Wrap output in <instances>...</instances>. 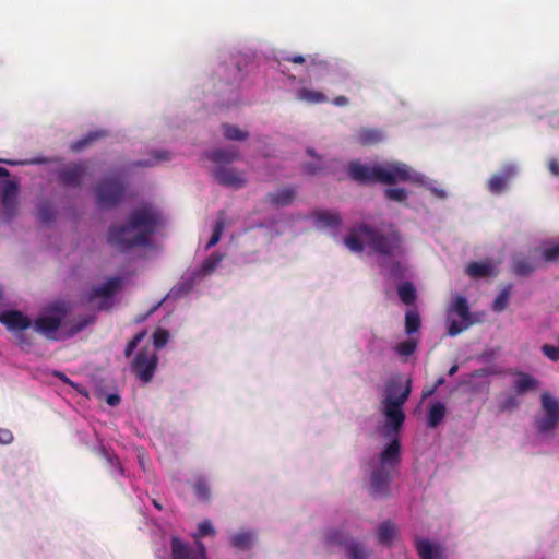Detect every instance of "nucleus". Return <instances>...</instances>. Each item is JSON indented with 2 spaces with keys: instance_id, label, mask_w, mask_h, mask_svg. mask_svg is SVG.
Wrapping results in <instances>:
<instances>
[{
  "instance_id": "obj_64",
  "label": "nucleus",
  "mask_w": 559,
  "mask_h": 559,
  "mask_svg": "<svg viewBox=\"0 0 559 559\" xmlns=\"http://www.w3.org/2000/svg\"><path fill=\"white\" fill-rule=\"evenodd\" d=\"M8 176H9L8 169L0 167V178L8 177Z\"/></svg>"
},
{
  "instance_id": "obj_32",
  "label": "nucleus",
  "mask_w": 559,
  "mask_h": 559,
  "mask_svg": "<svg viewBox=\"0 0 559 559\" xmlns=\"http://www.w3.org/2000/svg\"><path fill=\"white\" fill-rule=\"evenodd\" d=\"M214 534H215V530H214L211 521L205 520L198 525V532L193 535V537L195 539L197 549L195 550L192 549L188 544H185V545L192 551V554H198L199 552L198 543H202L200 540V538L203 536H206V535H214Z\"/></svg>"
},
{
  "instance_id": "obj_20",
  "label": "nucleus",
  "mask_w": 559,
  "mask_h": 559,
  "mask_svg": "<svg viewBox=\"0 0 559 559\" xmlns=\"http://www.w3.org/2000/svg\"><path fill=\"white\" fill-rule=\"evenodd\" d=\"M415 547L420 559H442V552L438 545H432L429 540L417 537Z\"/></svg>"
},
{
  "instance_id": "obj_49",
  "label": "nucleus",
  "mask_w": 559,
  "mask_h": 559,
  "mask_svg": "<svg viewBox=\"0 0 559 559\" xmlns=\"http://www.w3.org/2000/svg\"><path fill=\"white\" fill-rule=\"evenodd\" d=\"M16 342L23 350H29L34 345V337L26 333V330L16 332Z\"/></svg>"
},
{
  "instance_id": "obj_19",
  "label": "nucleus",
  "mask_w": 559,
  "mask_h": 559,
  "mask_svg": "<svg viewBox=\"0 0 559 559\" xmlns=\"http://www.w3.org/2000/svg\"><path fill=\"white\" fill-rule=\"evenodd\" d=\"M296 198V191L292 187H285L276 192L266 195V200L274 206H287L293 203Z\"/></svg>"
},
{
  "instance_id": "obj_29",
  "label": "nucleus",
  "mask_w": 559,
  "mask_h": 559,
  "mask_svg": "<svg viewBox=\"0 0 559 559\" xmlns=\"http://www.w3.org/2000/svg\"><path fill=\"white\" fill-rule=\"evenodd\" d=\"M397 295L405 305H413L417 298L415 286L411 282H404L397 286Z\"/></svg>"
},
{
  "instance_id": "obj_21",
  "label": "nucleus",
  "mask_w": 559,
  "mask_h": 559,
  "mask_svg": "<svg viewBox=\"0 0 559 559\" xmlns=\"http://www.w3.org/2000/svg\"><path fill=\"white\" fill-rule=\"evenodd\" d=\"M16 194L17 185L14 181H7L2 190V204L9 217L14 214Z\"/></svg>"
},
{
  "instance_id": "obj_55",
  "label": "nucleus",
  "mask_w": 559,
  "mask_h": 559,
  "mask_svg": "<svg viewBox=\"0 0 559 559\" xmlns=\"http://www.w3.org/2000/svg\"><path fill=\"white\" fill-rule=\"evenodd\" d=\"M321 168L322 167L319 164H313V163H307L304 165L305 173L309 174V175L318 174L321 170Z\"/></svg>"
},
{
  "instance_id": "obj_53",
  "label": "nucleus",
  "mask_w": 559,
  "mask_h": 559,
  "mask_svg": "<svg viewBox=\"0 0 559 559\" xmlns=\"http://www.w3.org/2000/svg\"><path fill=\"white\" fill-rule=\"evenodd\" d=\"M542 352L545 356H547L552 361L559 360V346H554L549 344H544L542 346Z\"/></svg>"
},
{
  "instance_id": "obj_25",
  "label": "nucleus",
  "mask_w": 559,
  "mask_h": 559,
  "mask_svg": "<svg viewBox=\"0 0 559 559\" xmlns=\"http://www.w3.org/2000/svg\"><path fill=\"white\" fill-rule=\"evenodd\" d=\"M316 224L319 227L337 228L341 223V216L335 212L319 211L313 214Z\"/></svg>"
},
{
  "instance_id": "obj_30",
  "label": "nucleus",
  "mask_w": 559,
  "mask_h": 559,
  "mask_svg": "<svg viewBox=\"0 0 559 559\" xmlns=\"http://www.w3.org/2000/svg\"><path fill=\"white\" fill-rule=\"evenodd\" d=\"M297 98L310 104H320L328 100V97L322 92L312 91L306 87H302L297 92Z\"/></svg>"
},
{
  "instance_id": "obj_14",
  "label": "nucleus",
  "mask_w": 559,
  "mask_h": 559,
  "mask_svg": "<svg viewBox=\"0 0 559 559\" xmlns=\"http://www.w3.org/2000/svg\"><path fill=\"white\" fill-rule=\"evenodd\" d=\"M380 467L384 469H392L400 464L401 461V443L397 438H394L380 453L379 456Z\"/></svg>"
},
{
  "instance_id": "obj_40",
  "label": "nucleus",
  "mask_w": 559,
  "mask_h": 559,
  "mask_svg": "<svg viewBox=\"0 0 559 559\" xmlns=\"http://www.w3.org/2000/svg\"><path fill=\"white\" fill-rule=\"evenodd\" d=\"M381 267L385 269L388 272V275L392 278L400 280L404 277V266L399 261H391V262H383L381 263Z\"/></svg>"
},
{
  "instance_id": "obj_22",
  "label": "nucleus",
  "mask_w": 559,
  "mask_h": 559,
  "mask_svg": "<svg viewBox=\"0 0 559 559\" xmlns=\"http://www.w3.org/2000/svg\"><path fill=\"white\" fill-rule=\"evenodd\" d=\"M382 138L381 131L369 128H361L355 134V141L364 146L378 144Z\"/></svg>"
},
{
  "instance_id": "obj_12",
  "label": "nucleus",
  "mask_w": 559,
  "mask_h": 559,
  "mask_svg": "<svg viewBox=\"0 0 559 559\" xmlns=\"http://www.w3.org/2000/svg\"><path fill=\"white\" fill-rule=\"evenodd\" d=\"M198 546L199 552L192 554L180 538L173 537L171 559H207L205 545L203 543H198Z\"/></svg>"
},
{
  "instance_id": "obj_27",
  "label": "nucleus",
  "mask_w": 559,
  "mask_h": 559,
  "mask_svg": "<svg viewBox=\"0 0 559 559\" xmlns=\"http://www.w3.org/2000/svg\"><path fill=\"white\" fill-rule=\"evenodd\" d=\"M450 310L457 314L462 321H474L469 310V305L464 296H456L451 305Z\"/></svg>"
},
{
  "instance_id": "obj_58",
  "label": "nucleus",
  "mask_w": 559,
  "mask_h": 559,
  "mask_svg": "<svg viewBox=\"0 0 559 559\" xmlns=\"http://www.w3.org/2000/svg\"><path fill=\"white\" fill-rule=\"evenodd\" d=\"M152 155H153L155 162L169 159L168 152H166V151H154L152 153Z\"/></svg>"
},
{
  "instance_id": "obj_45",
  "label": "nucleus",
  "mask_w": 559,
  "mask_h": 559,
  "mask_svg": "<svg viewBox=\"0 0 559 559\" xmlns=\"http://www.w3.org/2000/svg\"><path fill=\"white\" fill-rule=\"evenodd\" d=\"M193 489H194L195 496L199 499H201L203 501H209L210 500L211 491H210V487H209V485L206 484L205 480H203V479L197 480L194 486H193Z\"/></svg>"
},
{
  "instance_id": "obj_26",
  "label": "nucleus",
  "mask_w": 559,
  "mask_h": 559,
  "mask_svg": "<svg viewBox=\"0 0 559 559\" xmlns=\"http://www.w3.org/2000/svg\"><path fill=\"white\" fill-rule=\"evenodd\" d=\"M538 381L531 374L525 372H518V379L514 381L513 388L516 394L522 395L527 391L536 389Z\"/></svg>"
},
{
  "instance_id": "obj_24",
  "label": "nucleus",
  "mask_w": 559,
  "mask_h": 559,
  "mask_svg": "<svg viewBox=\"0 0 559 559\" xmlns=\"http://www.w3.org/2000/svg\"><path fill=\"white\" fill-rule=\"evenodd\" d=\"M447 414L445 405L442 402H435L427 413V425L430 428H437L444 419Z\"/></svg>"
},
{
  "instance_id": "obj_11",
  "label": "nucleus",
  "mask_w": 559,
  "mask_h": 559,
  "mask_svg": "<svg viewBox=\"0 0 559 559\" xmlns=\"http://www.w3.org/2000/svg\"><path fill=\"white\" fill-rule=\"evenodd\" d=\"M516 171L515 165H504L499 173L493 174L488 180V190L491 193L500 194L507 188L509 181L516 175Z\"/></svg>"
},
{
  "instance_id": "obj_52",
  "label": "nucleus",
  "mask_w": 559,
  "mask_h": 559,
  "mask_svg": "<svg viewBox=\"0 0 559 559\" xmlns=\"http://www.w3.org/2000/svg\"><path fill=\"white\" fill-rule=\"evenodd\" d=\"M222 257L218 254H212L207 259H205L202 263V270L206 273L213 272L217 265L221 263Z\"/></svg>"
},
{
  "instance_id": "obj_44",
  "label": "nucleus",
  "mask_w": 559,
  "mask_h": 559,
  "mask_svg": "<svg viewBox=\"0 0 559 559\" xmlns=\"http://www.w3.org/2000/svg\"><path fill=\"white\" fill-rule=\"evenodd\" d=\"M509 298H510V287H507V288L502 289L498 294L496 299L493 300L492 310L496 312L503 311L508 307Z\"/></svg>"
},
{
  "instance_id": "obj_37",
  "label": "nucleus",
  "mask_w": 559,
  "mask_h": 559,
  "mask_svg": "<svg viewBox=\"0 0 559 559\" xmlns=\"http://www.w3.org/2000/svg\"><path fill=\"white\" fill-rule=\"evenodd\" d=\"M224 136L230 141H245L248 133L240 130L237 126L225 123L223 124Z\"/></svg>"
},
{
  "instance_id": "obj_50",
  "label": "nucleus",
  "mask_w": 559,
  "mask_h": 559,
  "mask_svg": "<svg viewBox=\"0 0 559 559\" xmlns=\"http://www.w3.org/2000/svg\"><path fill=\"white\" fill-rule=\"evenodd\" d=\"M169 340V333L167 330L158 329L153 334V344L155 349L163 348Z\"/></svg>"
},
{
  "instance_id": "obj_63",
  "label": "nucleus",
  "mask_w": 559,
  "mask_h": 559,
  "mask_svg": "<svg viewBox=\"0 0 559 559\" xmlns=\"http://www.w3.org/2000/svg\"><path fill=\"white\" fill-rule=\"evenodd\" d=\"M445 382L444 378L443 377H440L436 383L433 384V386H436V389H438L440 385H442L443 383Z\"/></svg>"
},
{
  "instance_id": "obj_42",
  "label": "nucleus",
  "mask_w": 559,
  "mask_h": 559,
  "mask_svg": "<svg viewBox=\"0 0 559 559\" xmlns=\"http://www.w3.org/2000/svg\"><path fill=\"white\" fill-rule=\"evenodd\" d=\"M37 213L39 221L43 223H50L56 217V211L49 202L40 203Z\"/></svg>"
},
{
  "instance_id": "obj_34",
  "label": "nucleus",
  "mask_w": 559,
  "mask_h": 559,
  "mask_svg": "<svg viewBox=\"0 0 559 559\" xmlns=\"http://www.w3.org/2000/svg\"><path fill=\"white\" fill-rule=\"evenodd\" d=\"M540 401L546 415L559 417V402L556 399L545 392L542 394Z\"/></svg>"
},
{
  "instance_id": "obj_54",
  "label": "nucleus",
  "mask_w": 559,
  "mask_h": 559,
  "mask_svg": "<svg viewBox=\"0 0 559 559\" xmlns=\"http://www.w3.org/2000/svg\"><path fill=\"white\" fill-rule=\"evenodd\" d=\"M13 433L9 429L0 428V444H10L13 441Z\"/></svg>"
},
{
  "instance_id": "obj_43",
  "label": "nucleus",
  "mask_w": 559,
  "mask_h": 559,
  "mask_svg": "<svg viewBox=\"0 0 559 559\" xmlns=\"http://www.w3.org/2000/svg\"><path fill=\"white\" fill-rule=\"evenodd\" d=\"M559 421L558 416L545 415V417L536 421V426L539 432L546 433L554 430Z\"/></svg>"
},
{
  "instance_id": "obj_10",
  "label": "nucleus",
  "mask_w": 559,
  "mask_h": 559,
  "mask_svg": "<svg viewBox=\"0 0 559 559\" xmlns=\"http://www.w3.org/2000/svg\"><path fill=\"white\" fill-rule=\"evenodd\" d=\"M213 176L215 180L222 186L230 187L234 189H240L245 187L247 182L242 173H239L236 169L226 166H217L213 170Z\"/></svg>"
},
{
  "instance_id": "obj_56",
  "label": "nucleus",
  "mask_w": 559,
  "mask_h": 559,
  "mask_svg": "<svg viewBox=\"0 0 559 559\" xmlns=\"http://www.w3.org/2000/svg\"><path fill=\"white\" fill-rule=\"evenodd\" d=\"M548 170L556 177H559V159L551 158L548 162Z\"/></svg>"
},
{
  "instance_id": "obj_9",
  "label": "nucleus",
  "mask_w": 559,
  "mask_h": 559,
  "mask_svg": "<svg viewBox=\"0 0 559 559\" xmlns=\"http://www.w3.org/2000/svg\"><path fill=\"white\" fill-rule=\"evenodd\" d=\"M87 170L86 162L70 163L57 171L58 182L63 187L79 188Z\"/></svg>"
},
{
  "instance_id": "obj_2",
  "label": "nucleus",
  "mask_w": 559,
  "mask_h": 559,
  "mask_svg": "<svg viewBox=\"0 0 559 559\" xmlns=\"http://www.w3.org/2000/svg\"><path fill=\"white\" fill-rule=\"evenodd\" d=\"M69 308L64 302L51 305L46 313L38 316L32 326L34 331L49 341L69 338L83 331L93 323V317H80L73 321H66Z\"/></svg>"
},
{
  "instance_id": "obj_23",
  "label": "nucleus",
  "mask_w": 559,
  "mask_h": 559,
  "mask_svg": "<svg viewBox=\"0 0 559 559\" xmlns=\"http://www.w3.org/2000/svg\"><path fill=\"white\" fill-rule=\"evenodd\" d=\"M396 534H397L396 525L390 520L384 521L378 527V532H377L378 542H379V544L389 546L392 544L393 539L396 537Z\"/></svg>"
},
{
  "instance_id": "obj_59",
  "label": "nucleus",
  "mask_w": 559,
  "mask_h": 559,
  "mask_svg": "<svg viewBox=\"0 0 559 559\" xmlns=\"http://www.w3.org/2000/svg\"><path fill=\"white\" fill-rule=\"evenodd\" d=\"M332 103L337 107H344L349 104V99L346 96H336Z\"/></svg>"
},
{
  "instance_id": "obj_35",
  "label": "nucleus",
  "mask_w": 559,
  "mask_h": 559,
  "mask_svg": "<svg viewBox=\"0 0 559 559\" xmlns=\"http://www.w3.org/2000/svg\"><path fill=\"white\" fill-rule=\"evenodd\" d=\"M253 540V536L249 532H242L235 534L231 539V546L238 549H248L250 548Z\"/></svg>"
},
{
  "instance_id": "obj_46",
  "label": "nucleus",
  "mask_w": 559,
  "mask_h": 559,
  "mask_svg": "<svg viewBox=\"0 0 559 559\" xmlns=\"http://www.w3.org/2000/svg\"><path fill=\"white\" fill-rule=\"evenodd\" d=\"M384 194L386 199L396 202H404L407 199V191L404 188H388Z\"/></svg>"
},
{
  "instance_id": "obj_28",
  "label": "nucleus",
  "mask_w": 559,
  "mask_h": 559,
  "mask_svg": "<svg viewBox=\"0 0 559 559\" xmlns=\"http://www.w3.org/2000/svg\"><path fill=\"white\" fill-rule=\"evenodd\" d=\"M364 237L359 233V226L357 228H354L350 230V233L345 238V245L346 247L353 251L360 253L364 251L365 245H364Z\"/></svg>"
},
{
  "instance_id": "obj_17",
  "label": "nucleus",
  "mask_w": 559,
  "mask_h": 559,
  "mask_svg": "<svg viewBox=\"0 0 559 559\" xmlns=\"http://www.w3.org/2000/svg\"><path fill=\"white\" fill-rule=\"evenodd\" d=\"M107 136H108V132L106 130L98 129V130L91 131L86 135L81 138L80 140L71 143L70 150L73 153H80V152L84 151L85 148H87L88 146L93 145L94 143H96L100 140H104Z\"/></svg>"
},
{
  "instance_id": "obj_3",
  "label": "nucleus",
  "mask_w": 559,
  "mask_h": 559,
  "mask_svg": "<svg viewBox=\"0 0 559 559\" xmlns=\"http://www.w3.org/2000/svg\"><path fill=\"white\" fill-rule=\"evenodd\" d=\"M349 177L359 183L380 182L395 185L411 180V169L403 163L364 165L353 162L348 166Z\"/></svg>"
},
{
  "instance_id": "obj_5",
  "label": "nucleus",
  "mask_w": 559,
  "mask_h": 559,
  "mask_svg": "<svg viewBox=\"0 0 559 559\" xmlns=\"http://www.w3.org/2000/svg\"><path fill=\"white\" fill-rule=\"evenodd\" d=\"M411 391V379L406 381L405 386H402V384L395 380H391L385 384V395L381 402L382 413L385 416L386 426L394 432H397L405 421L403 405L408 400Z\"/></svg>"
},
{
  "instance_id": "obj_47",
  "label": "nucleus",
  "mask_w": 559,
  "mask_h": 559,
  "mask_svg": "<svg viewBox=\"0 0 559 559\" xmlns=\"http://www.w3.org/2000/svg\"><path fill=\"white\" fill-rule=\"evenodd\" d=\"M475 321H462L461 323L457 321H451L448 326V335L456 336L461 334L464 330L474 324Z\"/></svg>"
},
{
  "instance_id": "obj_31",
  "label": "nucleus",
  "mask_w": 559,
  "mask_h": 559,
  "mask_svg": "<svg viewBox=\"0 0 559 559\" xmlns=\"http://www.w3.org/2000/svg\"><path fill=\"white\" fill-rule=\"evenodd\" d=\"M349 534L343 530H331L326 533L325 542L329 546H346L349 544Z\"/></svg>"
},
{
  "instance_id": "obj_1",
  "label": "nucleus",
  "mask_w": 559,
  "mask_h": 559,
  "mask_svg": "<svg viewBox=\"0 0 559 559\" xmlns=\"http://www.w3.org/2000/svg\"><path fill=\"white\" fill-rule=\"evenodd\" d=\"M163 223L162 212L153 204L145 203L129 213L126 224L110 226L107 239L121 252L136 247H147Z\"/></svg>"
},
{
  "instance_id": "obj_36",
  "label": "nucleus",
  "mask_w": 559,
  "mask_h": 559,
  "mask_svg": "<svg viewBox=\"0 0 559 559\" xmlns=\"http://www.w3.org/2000/svg\"><path fill=\"white\" fill-rule=\"evenodd\" d=\"M491 267L487 263L472 262L467 266V274L474 278L485 277L490 274Z\"/></svg>"
},
{
  "instance_id": "obj_38",
  "label": "nucleus",
  "mask_w": 559,
  "mask_h": 559,
  "mask_svg": "<svg viewBox=\"0 0 559 559\" xmlns=\"http://www.w3.org/2000/svg\"><path fill=\"white\" fill-rule=\"evenodd\" d=\"M417 346H418V342L414 338H409V340H406V341H403V342H400L399 344H396L395 352L401 357H408L416 352Z\"/></svg>"
},
{
  "instance_id": "obj_13",
  "label": "nucleus",
  "mask_w": 559,
  "mask_h": 559,
  "mask_svg": "<svg viewBox=\"0 0 559 559\" xmlns=\"http://www.w3.org/2000/svg\"><path fill=\"white\" fill-rule=\"evenodd\" d=\"M0 322L3 323L8 330L19 332L27 330L32 326V321L28 317L19 310H8L0 314Z\"/></svg>"
},
{
  "instance_id": "obj_60",
  "label": "nucleus",
  "mask_w": 559,
  "mask_h": 559,
  "mask_svg": "<svg viewBox=\"0 0 559 559\" xmlns=\"http://www.w3.org/2000/svg\"><path fill=\"white\" fill-rule=\"evenodd\" d=\"M284 60L287 62L296 63V64H301V63L306 62V58L300 55H296L293 57H286V58H284Z\"/></svg>"
},
{
  "instance_id": "obj_41",
  "label": "nucleus",
  "mask_w": 559,
  "mask_h": 559,
  "mask_svg": "<svg viewBox=\"0 0 559 559\" xmlns=\"http://www.w3.org/2000/svg\"><path fill=\"white\" fill-rule=\"evenodd\" d=\"M346 551L349 559H366L368 556L364 545L354 540L347 545Z\"/></svg>"
},
{
  "instance_id": "obj_8",
  "label": "nucleus",
  "mask_w": 559,
  "mask_h": 559,
  "mask_svg": "<svg viewBox=\"0 0 559 559\" xmlns=\"http://www.w3.org/2000/svg\"><path fill=\"white\" fill-rule=\"evenodd\" d=\"M542 267V258L539 257V249L535 248L527 254L522 252L512 257L511 270L516 276L526 277L533 274L536 270Z\"/></svg>"
},
{
  "instance_id": "obj_4",
  "label": "nucleus",
  "mask_w": 559,
  "mask_h": 559,
  "mask_svg": "<svg viewBox=\"0 0 559 559\" xmlns=\"http://www.w3.org/2000/svg\"><path fill=\"white\" fill-rule=\"evenodd\" d=\"M359 233L366 245L380 255L399 257L404 253L403 237L397 228L391 224L381 229L360 224Z\"/></svg>"
},
{
  "instance_id": "obj_33",
  "label": "nucleus",
  "mask_w": 559,
  "mask_h": 559,
  "mask_svg": "<svg viewBox=\"0 0 559 559\" xmlns=\"http://www.w3.org/2000/svg\"><path fill=\"white\" fill-rule=\"evenodd\" d=\"M421 320L417 311L408 310L405 314V332L412 335L419 331Z\"/></svg>"
},
{
  "instance_id": "obj_16",
  "label": "nucleus",
  "mask_w": 559,
  "mask_h": 559,
  "mask_svg": "<svg viewBox=\"0 0 559 559\" xmlns=\"http://www.w3.org/2000/svg\"><path fill=\"white\" fill-rule=\"evenodd\" d=\"M390 471L382 467L371 474L370 490L372 496H385L389 492Z\"/></svg>"
},
{
  "instance_id": "obj_61",
  "label": "nucleus",
  "mask_w": 559,
  "mask_h": 559,
  "mask_svg": "<svg viewBox=\"0 0 559 559\" xmlns=\"http://www.w3.org/2000/svg\"><path fill=\"white\" fill-rule=\"evenodd\" d=\"M436 386L425 388L421 392V400H426L436 393Z\"/></svg>"
},
{
  "instance_id": "obj_6",
  "label": "nucleus",
  "mask_w": 559,
  "mask_h": 559,
  "mask_svg": "<svg viewBox=\"0 0 559 559\" xmlns=\"http://www.w3.org/2000/svg\"><path fill=\"white\" fill-rule=\"evenodd\" d=\"M158 364L155 349L150 347L141 348L134 356L130 368L131 371L144 383L152 381Z\"/></svg>"
},
{
  "instance_id": "obj_62",
  "label": "nucleus",
  "mask_w": 559,
  "mask_h": 559,
  "mask_svg": "<svg viewBox=\"0 0 559 559\" xmlns=\"http://www.w3.org/2000/svg\"><path fill=\"white\" fill-rule=\"evenodd\" d=\"M154 162L151 160H136L131 164V167H151L154 166Z\"/></svg>"
},
{
  "instance_id": "obj_51",
  "label": "nucleus",
  "mask_w": 559,
  "mask_h": 559,
  "mask_svg": "<svg viewBox=\"0 0 559 559\" xmlns=\"http://www.w3.org/2000/svg\"><path fill=\"white\" fill-rule=\"evenodd\" d=\"M223 229H224V222L222 219L216 221L214 224L213 234L206 245V249L214 247L219 241Z\"/></svg>"
},
{
  "instance_id": "obj_48",
  "label": "nucleus",
  "mask_w": 559,
  "mask_h": 559,
  "mask_svg": "<svg viewBox=\"0 0 559 559\" xmlns=\"http://www.w3.org/2000/svg\"><path fill=\"white\" fill-rule=\"evenodd\" d=\"M145 336H146L145 331H141V332L136 333L126 345L124 356L130 357L133 354V352L135 350V348L138 347V345L145 338Z\"/></svg>"
},
{
  "instance_id": "obj_57",
  "label": "nucleus",
  "mask_w": 559,
  "mask_h": 559,
  "mask_svg": "<svg viewBox=\"0 0 559 559\" xmlns=\"http://www.w3.org/2000/svg\"><path fill=\"white\" fill-rule=\"evenodd\" d=\"M106 402L108 405L110 406H117L120 404L121 402V399H120V395L119 394H109L107 395L106 397Z\"/></svg>"
},
{
  "instance_id": "obj_18",
  "label": "nucleus",
  "mask_w": 559,
  "mask_h": 559,
  "mask_svg": "<svg viewBox=\"0 0 559 559\" xmlns=\"http://www.w3.org/2000/svg\"><path fill=\"white\" fill-rule=\"evenodd\" d=\"M205 156L218 166H225L238 159L239 152L236 148H215L206 152Z\"/></svg>"
},
{
  "instance_id": "obj_39",
  "label": "nucleus",
  "mask_w": 559,
  "mask_h": 559,
  "mask_svg": "<svg viewBox=\"0 0 559 559\" xmlns=\"http://www.w3.org/2000/svg\"><path fill=\"white\" fill-rule=\"evenodd\" d=\"M539 257L543 263H558L559 262V243L552 245L544 250L539 249Z\"/></svg>"
},
{
  "instance_id": "obj_7",
  "label": "nucleus",
  "mask_w": 559,
  "mask_h": 559,
  "mask_svg": "<svg viewBox=\"0 0 559 559\" xmlns=\"http://www.w3.org/2000/svg\"><path fill=\"white\" fill-rule=\"evenodd\" d=\"M95 195L99 206L112 207L122 201L124 195V186L116 178L103 179L95 187Z\"/></svg>"
},
{
  "instance_id": "obj_15",
  "label": "nucleus",
  "mask_w": 559,
  "mask_h": 559,
  "mask_svg": "<svg viewBox=\"0 0 559 559\" xmlns=\"http://www.w3.org/2000/svg\"><path fill=\"white\" fill-rule=\"evenodd\" d=\"M121 287V280L119 277H111L106 283L99 286H93L86 294V301L92 302L96 298H111Z\"/></svg>"
}]
</instances>
